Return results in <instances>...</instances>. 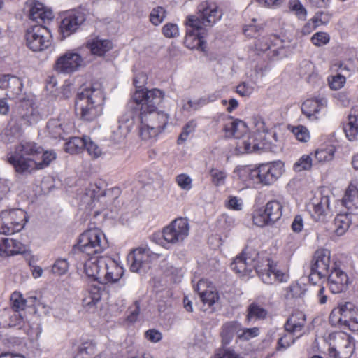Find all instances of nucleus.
Here are the masks:
<instances>
[{"mask_svg":"<svg viewBox=\"0 0 358 358\" xmlns=\"http://www.w3.org/2000/svg\"><path fill=\"white\" fill-rule=\"evenodd\" d=\"M222 12L218 9L215 2L205 1L198 6V15H190L187 17V26L185 43L189 46V41H195L201 51H205L204 31L206 27H212L216 22L220 20Z\"/></svg>","mask_w":358,"mask_h":358,"instance_id":"1","label":"nucleus"},{"mask_svg":"<svg viewBox=\"0 0 358 358\" xmlns=\"http://www.w3.org/2000/svg\"><path fill=\"white\" fill-rule=\"evenodd\" d=\"M265 263L264 265L257 264L253 258L247 257L245 252H243L234 259L231 264V268L243 275H250L255 269L263 282L268 285L287 280V275L279 270L273 261L266 259Z\"/></svg>","mask_w":358,"mask_h":358,"instance_id":"2","label":"nucleus"},{"mask_svg":"<svg viewBox=\"0 0 358 358\" xmlns=\"http://www.w3.org/2000/svg\"><path fill=\"white\" fill-rule=\"evenodd\" d=\"M41 152V145L32 141L22 140L15 146L13 151L7 155V160L17 174L27 176L33 173L35 160Z\"/></svg>","mask_w":358,"mask_h":358,"instance_id":"3","label":"nucleus"},{"mask_svg":"<svg viewBox=\"0 0 358 358\" xmlns=\"http://www.w3.org/2000/svg\"><path fill=\"white\" fill-rule=\"evenodd\" d=\"M104 99L101 86L94 84L80 90L76 101V110L80 111L82 120L93 121L101 115Z\"/></svg>","mask_w":358,"mask_h":358,"instance_id":"4","label":"nucleus"},{"mask_svg":"<svg viewBox=\"0 0 358 358\" xmlns=\"http://www.w3.org/2000/svg\"><path fill=\"white\" fill-rule=\"evenodd\" d=\"M284 171V163L281 161L262 164L253 169L248 166H242L237 169L241 180H245L249 177L255 182L265 186L275 183Z\"/></svg>","mask_w":358,"mask_h":358,"instance_id":"5","label":"nucleus"},{"mask_svg":"<svg viewBox=\"0 0 358 358\" xmlns=\"http://www.w3.org/2000/svg\"><path fill=\"white\" fill-rule=\"evenodd\" d=\"M189 224L187 219L180 217L172 221L165 227L161 233H155L151 240L166 248V244L179 245L189 235Z\"/></svg>","mask_w":358,"mask_h":358,"instance_id":"6","label":"nucleus"},{"mask_svg":"<svg viewBox=\"0 0 358 358\" xmlns=\"http://www.w3.org/2000/svg\"><path fill=\"white\" fill-rule=\"evenodd\" d=\"M140 135L143 139L155 137L162 132L168 124L169 114L158 110L140 112Z\"/></svg>","mask_w":358,"mask_h":358,"instance_id":"7","label":"nucleus"},{"mask_svg":"<svg viewBox=\"0 0 358 358\" xmlns=\"http://www.w3.org/2000/svg\"><path fill=\"white\" fill-rule=\"evenodd\" d=\"M329 323L334 327L358 331V309L350 302L341 304L331 310Z\"/></svg>","mask_w":358,"mask_h":358,"instance_id":"8","label":"nucleus"},{"mask_svg":"<svg viewBox=\"0 0 358 358\" xmlns=\"http://www.w3.org/2000/svg\"><path fill=\"white\" fill-rule=\"evenodd\" d=\"M76 248L81 252L93 256L106 250L108 248V241L102 231L99 229H92L81 234Z\"/></svg>","mask_w":358,"mask_h":358,"instance_id":"9","label":"nucleus"},{"mask_svg":"<svg viewBox=\"0 0 358 358\" xmlns=\"http://www.w3.org/2000/svg\"><path fill=\"white\" fill-rule=\"evenodd\" d=\"M164 96V93L159 89L136 90L132 96L133 101L129 104V108H134L140 112L157 110V107L162 103Z\"/></svg>","mask_w":358,"mask_h":358,"instance_id":"10","label":"nucleus"},{"mask_svg":"<svg viewBox=\"0 0 358 358\" xmlns=\"http://www.w3.org/2000/svg\"><path fill=\"white\" fill-rule=\"evenodd\" d=\"M26 45L33 52H41L52 44V36L46 27L36 24L28 28L25 33Z\"/></svg>","mask_w":358,"mask_h":358,"instance_id":"11","label":"nucleus"},{"mask_svg":"<svg viewBox=\"0 0 358 358\" xmlns=\"http://www.w3.org/2000/svg\"><path fill=\"white\" fill-rule=\"evenodd\" d=\"M331 252L327 249L317 250L310 265L309 282L315 285L317 280L326 278L332 270L330 259Z\"/></svg>","mask_w":358,"mask_h":358,"instance_id":"12","label":"nucleus"},{"mask_svg":"<svg viewBox=\"0 0 358 358\" xmlns=\"http://www.w3.org/2000/svg\"><path fill=\"white\" fill-rule=\"evenodd\" d=\"M90 14V10L85 6H80L68 13L62 20L59 26L63 36L66 37L74 33Z\"/></svg>","mask_w":358,"mask_h":358,"instance_id":"13","label":"nucleus"},{"mask_svg":"<svg viewBox=\"0 0 358 358\" xmlns=\"http://www.w3.org/2000/svg\"><path fill=\"white\" fill-rule=\"evenodd\" d=\"M159 256L148 247H138L128 256V261L131 262L130 269L132 272L145 271L148 267L149 263L152 259H157Z\"/></svg>","mask_w":358,"mask_h":358,"instance_id":"14","label":"nucleus"},{"mask_svg":"<svg viewBox=\"0 0 358 358\" xmlns=\"http://www.w3.org/2000/svg\"><path fill=\"white\" fill-rule=\"evenodd\" d=\"M82 57L74 52H67L59 56L55 64L54 69L59 73L70 74L78 71L83 65Z\"/></svg>","mask_w":358,"mask_h":358,"instance_id":"15","label":"nucleus"},{"mask_svg":"<svg viewBox=\"0 0 358 358\" xmlns=\"http://www.w3.org/2000/svg\"><path fill=\"white\" fill-rule=\"evenodd\" d=\"M308 210L314 220L325 222L331 216L329 197L328 196L315 197L308 206Z\"/></svg>","mask_w":358,"mask_h":358,"instance_id":"16","label":"nucleus"},{"mask_svg":"<svg viewBox=\"0 0 358 358\" xmlns=\"http://www.w3.org/2000/svg\"><path fill=\"white\" fill-rule=\"evenodd\" d=\"M329 289L333 294H338L345 291L349 283L347 274L337 267L336 263L332 264V270L327 276Z\"/></svg>","mask_w":358,"mask_h":358,"instance_id":"17","label":"nucleus"},{"mask_svg":"<svg viewBox=\"0 0 358 358\" xmlns=\"http://www.w3.org/2000/svg\"><path fill=\"white\" fill-rule=\"evenodd\" d=\"M134 117L133 112H127L120 117L116 127L112 131L111 141L119 143L124 140L134 125Z\"/></svg>","mask_w":358,"mask_h":358,"instance_id":"18","label":"nucleus"},{"mask_svg":"<svg viewBox=\"0 0 358 358\" xmlns=\"http://www.w3.org/2000/svg\"><path fill=\"white\" fill-rule=\"evenodd\" d=\"M100 263L103 264L102 280L106 282H115L123 275V268L113 259L101 257Z\"/></svg>","mask_w":358,"mask_h":358,"instance_id":"19","label":"nucleus"},{"mask_svg":"<svg viewBox=\"0 0 358 358\" xmlns=\"http://www.w3.org/2000/svg\"><path fill=\"white\" fill-rule=\"evenodd\" d=\"M0 88L7 90L6 95L10 99H22L20 96L22 95L23 84L20 78L9 74L1 75Z\"/></svg>","mask_w":358,"mask_h":358,"instance_id":"20","label":"nucleus"},{"mask_svg":"<svg viewBox=\"0 0 358 358\" xmlns=\"http://www.w3.org/2000/svg\"><path fill=\"white\" fill-rule=\"evenodd\" d=\"M326 106L325 99H307L301 106V111L309 120H313L317 119V115L321 110L324 109Z\"/></svg>","mask_w":358,"mask_h":358,"instance_id":"21","label":"nucleus"},{"mask_svg":"<svg viewBox=\"0 0 358 358\" xmlns=\"http://www.w3.org/2000/svg\"><path fill=\"white\" fill-rule=\"evenodd\" d=\"M336 347L344 355L342 358H348L352 356L355 350V341L350 335L344 333H336L334 335Z\"/></svg>","mask_w":358,"mask_h":358,"instance_id":"22","label":"nucleus"},{"mask_svg":"<svg viewBox=\"0 0 358 358\" xmlns=\"http://www.w3.org/2000/svg\"><path fill=\"white\" fill-rule=\"evenodd\" d=\"M223 130L226 137H234L239 140L246 133L247 127L243 121L238 119L234 120L231 117L229 120L224 124Z\"/></svg>","mask_w":358,"mask_h":358,"instance_id":"23","label":"nucleus"},{"mask_svg":"<svg viewBox=\"0 0 358 358\" xmlns=\"http://www.w3.org/2000/svg\"><path fill=\"white\" fill-rule=\"evenodd\" d=\"M29 18L33 21L39 23H44L53 18L52 10L46 9L43 3L34 2L29 10Z\"/></svg>","mask_w":358,"mask_h":358,"instance_id":"24","label":"nucleus"},{"mask_svg":"<svg viewBox=\"0 0 358 358\" xmlns=\"http://www.w3.org/2000/svg\"><path fill=\"white\" fill-rule=\"evenodd\" d=\"M1 213L7 218V222L10 221L13 225H15L13 227L15 233L22 230L27 221L26 213L21 209L3 210Z\"/></svg>","mask_w":358,"mask_h":358,"instance_id":"25","label":"nucleus"},{"mask_svg":"<svg viewBox=\"0 0 358 358\" xmlns=\"http://www.w3.org/2000/svg\"><path fill=\"white\" fill-rule=\"evenodd\" d=\"M343 130L350 141L358 140V106L351 108L348 115V122Z\"/></svg>","mask_w":358,"mask_h":358,"instance_id":"26","label":"nucleus"},{"mask_svg":"<svg viewBox=\"0 0 358 358\" xmlns=\"http://www.w3.org/2000/svg\"><path fill=\"white\" fill-rule=\"evenodd\" d=\"M343 205L352 214L358 213V189L350 185L342 199Z\"/></svg>","mask_w":358,"mask_h":358,"instance_id":"27","label":"nucleus"},{"mask_svg":"<svg viewBox=\"0 0 358 358\" xmlns=\"http://www.w3.org/2000/svg\"><path fill=\"white\" fill-rule=\"evenodd\" d=\"M256 138L250 134L244 135L236 143V150L241 154L257 152L262 149L256 141Z\"/></svg>","mask_w":358,"mask_h":358,"instance_id":"28","label":"nucleus"},{"mask_svg":"<svg viewBox=\"0 0 358 358\" xmlns=\"http://www.w3.org/2000/svg\"><path fill=\"white\" fill-rule=\"evenodd\" d=\"M23 134L21 124L16 120H11L1 134V139L6 143H10Z\"/></svg>","mask_w":358,"mask_h":358,"instance_id":"29","label":"nucleus"},{"mask_svg":"<svg viewBox=\"0 0 358 358\" xmlns=\"http://www.w3.org/2000/svg\"><path fill=\"white\" fill-rule=\"evenodd\" d=\"M84 271L87 277L100 282L102 280L103 264L100 258H90L84 264Z\"/></svg>","mask_w":358,"mask_h":358,"instance_id":"30","label":"nucleus"},{"mask_svg":"<svg viewBox=\"0 0 358 358\" xmlns=\"http://www.w3.org/2000/svg\"><path fill=\"white\" fill-rule=\"evenodd\" d=\"M49 135L55 139H66L68 134L66 125L64 124L59 119L50 120L46 126Z\"/></svg>","mask_w":358,"mask_h":358,"instance_id":"31","label":"nucleus"},{"mask_svg":"<svg viewBox=\"0 0 358 358\" xmlns=\"http://www.w3.org/2000/svg\"><path fill=\"white\" fill-rule=\"evenodd\" d=\"M0 324L3 327H16L20 329L24 325V320L19 313L4 310L0 316Z\"/></svg>","mask_w":358,"mask_h":358,"instance_id":"32","label":"nucleus"},{"mask_svg":"<svg viewBox=\"0 0 358 358\" xmlns=\"http://www.w3.org/2000/svg\"><path fill=\"white\" fill-rule=\"evenodd\" d=\"M283 206L282 203L278 200H271L266 203L264 213L266 214V217L272 224L275 223L280 219L282 215Z\"/></svg>","mask_w":358,"mask_h":358,"instance_id":"33","label":"nucleus"},{"mask_svg":"<svg viewBox=\"0 0 358 358\" xmlns=\"http://www.w3.org/2000/svg\"><path fill=\"white\" fill-rule=\"evenodd\" d=\"M306 323L303 313L297 311L292 314L285 324V331L289 332L301 331Z\"/></svg>","mask_w":358,"mask_h":358,"instance_id":"34","label":"nucleus"},{"mask_svg":"<svg viewBox=\"0 0 358 358\" xmlns=\"http://www.w3.org/2000/svg\"><path fill=\"white\" fill-rule=\"evenodd\" d=\"M87 47L93 55L103 56L113 48V43L109 40L96 38L88 41Z\"/></svg>","mask_w":358,"mask_h":358,"instance_id":"35","label":"nucleus"},{"mask_svg":"<svg viewBox=\"0 0 358 358\" xmlns=\"http://www.w3.org/2000/svg\"><path fill=\"white\" fill-rule=\"evenodd\" d=\"M102 287L99 285H92L87 291L86 295L83 299V305L85 307H93L101 299Z\"/></svg>","mask_w":358,"mask_h":358,"instance_id":"36","label":"nucleus"},{"mask_svg":"<svg viewBox=\"0 0 358 358\" xmlns=\"http://www.w3.org/2000/svg\"><path fill=\"white\" fill-rule=\"evenodd\" d=\"M350 212L340 213L334 219V231L338 236L343 235L349 229L351 224Z\"/></svg>","mask_w":358,"mask_h":358,"instance_id":"37","label":"nucleus"},{"mask_svg":"<svg viewBox=\"0 0 358 358\" xmlns=\"http://www.w3.org/2000/svg\"><path fill=\"white\" fill-rule=\"evenodd\" d=\"M39 157H41V161L37 162V160H35L33 173L49 166L51 162L56 159L57 154L54 150H44L43 148V152H41Z\"/></svg>","mask_w":358,"mask_h":358,"instance_id":"38","label":"nucleus"},{"mask_svg":"<svg viewBox=\"0 0 358 358\" xmlns=\"http://www.w3.org/2000/svg\"><path fill=\"white\" fill-rule=\"evenodd\" d=\"M324 13L318 12L315 16L308 20L306 24L302 27L301 32L304 35H308L313 30H315L320 24H324L327 22Z\"/></svg>","mask_w":358,"mask_h":358,"instance_id":"39","label":"nucleus"},{"mask_svg":"<svg viewBox=\"0 0 358 358\" xmlns=\"http://www.w3.org/2000/svg\"><path fill=\"white\" fill-rule=\"evenodd\" d=\"M315 66L310 60H303L299 67V73L301 77L304 78L308 82L316 78L317 74L314 71Z\"/></svg>","mask_w":358,"mask_h":358,"instance_id":"40","label":"nucleus"},{"mask_svg":"<svg viewBox=\"0 0 358 358\" xmlns=\"http://www.w3.org/2000/svg\"><path fill=\"white\" fill-rule=\"evenodd\" d=\"M247 311V320L249 321L263 320L267 315L266 310L256 303H252L248 307Z\"/></svg>","mask_w":358,"mask_h":358,"instance_id":"41","label":"nucleus"},{"mask_svg":"<svg viewBox=\"0 0 358 358\" xmlns=\"http://www.w3.org/2000/svg\"><path fill=\"white\" fill-rule=\"evenodd\" d=\"M85 141V136L70 138L64 145V150L70 154L79 152L84 148Z\"/></svg>","mask_w":358,"mask_h":358,"instance_id":"42","label":"nucleus"},{"mask_svg":"<svg viewBox=\"0 0 358 358\" xmlns=\"http://www.w3.org/2000/svg\"><path fill=\"white\" fill-rule=\"evenodd\" d=\"M288 5L289 10L299 20H305L306 19L307 10L299 0H289Z\"/></svg>","mask_w":358,"mask_h":358,"instance_id":"43","label":"nucleus"},{"mask_svg":"<svg viewBox=\"0 0 358 358\" xmlns=\"http://www.w3.org/2000/svg\"><path fill=\"white\" fill-rule=\"evenodd\" d=\"M214 100L215 99L213 98V96L201 97L194 101L189 100L183 108L186 110H190L191 109L197 110Z\"/></svg>","mask_w":358,"mask_h":358,"instance_id":"44","label":"nucleus"},{"mask_svg":"<svg viewBox=\"0 0 358 358\" xmlns=\"http://www.w3.org/2000/svg\"><path fill=\"white\" fill-rule=\"evenodd\" d=\"M236 331V325L234 322H230L225 323L220 332L222 341L224 344H228L234 337Z\"/></svg>","mask_w":358,"mask_h":358,"instance_id":"45","label":"nucleus"},{"mask_svg":"<svg viewBox=\"0 0 358 358\" xmlns=\"http://www.w3.org/2000/svg\"><path fill=\"white\" fill-rule=\"evenodd\" d=\"M294 333L295 332H289L285 331V332L278 338L277 343V350H285L289 346H291V345H292L295 341V338L294 337Z\"/></svg>","mask_w":358,"mask_h":358,"instance_id":"46","label":"nucleus"},{"mask_svg":"<svg viewBox=\"0 0 358 358\" xmlns=\"http://www.w3.org/2000/svg\"><path fill=\"white\" fill-rule=\"evenodd\" d=\"M196 127L197 123L196 120H191L187 122L182 127V132L178 136V143L181 144L185 143L187 140L189 135L194 132Z\"/></svg>","mask_w":358,"mask_h":358,"instance_id":"47","label":"nucleus"},{"mask_svg":"<svg viewBox=\"0 0 358 358\" xmlns=\"http://www.w3.org/2000/svg\"><path fill=\"white\" fill-rule=\"evenodd\" d=\"M22 119L28 124L36 123L41 119V115L38 110L32 106L27 108V111L22 115Z\"/></svg>","mask_w":358,"mask_h":358,"instance_id":"48","label":"nucleus"},{"mask_svg":"<svg viewBox=\"0 0 358 358\" xmlns=\"http://www.w3.org/2000/svg\"><path fill=\"white\" fill-rule=\"evenodd\" d=\"M166 15V10L162 6L153 8L150 14V20L155 26L161 24Z\"/></svg>","mask_w":358,"mask_h":358,"instance_id":"49","label":"nucleus"},{"mask_svg":"<svg viewBox=\"0 0 358 358\" xmlns=\"http://www.w3.org/2000/svg\"><path fill=\"white\" fill-rule=\"evenodd\" d=\"M328 82L331 89L338 90L344 86L346 82V75L338 73L335 76H329Z\"/></svg>","mask_w":358,"mask_h":358,"instance_id":"50","label":"nucleus"},{"mask_svg":"<svg viewBox=\"0 0 358 358\" xmlns=\"http://www.w3.org/2000/svg\"><path fill=\"white\" fill-rule=\"evenodd\" d=\"M334 151L331 148L318 149L315 152V159L318 162H327L334 157Z\"/></svg>","mask_w":358,"mask_h":358,"instance_id":"51","label":"nucleus"},{"mask_svg":"<svg viewBox=\"0 0 358 358\" xmlns=\"http://www.w3.org/2000/svg\"><path fill=\"white\" fill-rule=\"evenodd\" d=\"M313 164V159L308 155H303L294 164V169L295 171L300 172L302 171L309 170Z\"/></svg>","mask_w":358,"mask_h":358,"instance_id":"52","label":"nucleus"},{"mask_svg":"<svg viewBox=\"0 0 358 358\" xmlns=\"http://www.w3.org/2000/svg\"><path fill=\"white\" fill-rule=\"evenodd\" d=\"M176 182L182 190L189 191L192 188V179L186 173L178 175L176 177Z\"/></svg>","mask_w":358,"mask_h":358,"instance_id":"53","label":"nucleus"},{"mask_svg":"<svg viewBox=\"0 0 358 358\" xmlns=\"http://www.w3.org/2000/svg\"><path fill=\"white\" fill-rule=\"evenodd\" d=\"M292 131L296 139L299 141L307 142L310 139L309 131L306 127L303 125L292 127Z\"/></svg>","mask_w":358,"mask_h":358,"instance_id":"54","label":"nucleus"},{"mask_svg":"<svg viewBox=\"0 0 358 358\" xmlns=\"http://www.w3.org/2000/svg\"><path fill=\"white\" fill-rule=\"evenodd\" d=\"M85 146L84 148L86 149L87 152L92 157L97 158L101 155V148L94 143L90 137L85 136Z\"/></svg>","mask_w":358,"mask_h":358,"instance_id":"55","label":"nucleus"},{"mask_svg":"<svg viewBox=\"0 0 358 358\" xmlns=\"http://www.w3.org/2000/svg\"><path fill=\"white\" fill-rule=\"evenodd\" d=\"M199 294L202 302L204 304H208V306H213L219 298L217 293L211 290H205Z\"/></svg>","mask_w":358,"mask_h":358,"instance_id":"56","label":"nucleus"},{"mask_svg":"<svg viewBox=\"0 0 358 358\" xmlns=\"http://www.w3.org/2000/svg\"><path fill=\"white\" fill-rule=\"evenodd\" d=\"M10 300L12 301V307L15 312L18 313L19 310H24L26 306V301L19 293L14 292L12 294Z\"/></svg>","mask_w":358,"mask_h":358,"instance_id":"57","label":"nucleus"},{"mask_svg":"<svg viewBox=\"0 0 358 358\" xmlns=\"http://www.w3.org/2000/svg\"><path fill=\"white\" fill-rule=\"evenodd\" d=\"M210 175L212 178L213 183L216 186H220L225 182L227 173L217 169H212L210 171Z\"/></svg>","mask_w":358,"mask_h":358,"instance_id":"58","label":"nucleus"},{"mask_svg":"<svg viewBox=\"0 0 358 358\" xmlns=\"http://www.w3.org/2000/svg\"><path fill=\"white\" fill-rule=\"evenodd\" d=\"M69 268V264L65 259H58L55 261L52 266V273L57 275H62L64 274Z\"/></svg>","mask_w":358,"mask_h":358,"instance_id":"59","label":"nucleus"},{"mask_svg":"<svg viewBox=\"0 0 358 358\" xmlns=\"http://www.w3.org/2000/svg\"><path fill=\"white\" fill-rule=\"evenodd\" d=\"M330 39L329 35L326 32H317L311 37L312 43L318 47L326 45Z\"/></svg>","mask_w":358,"mask_h":358,"instance_id":"60","label":"nucleus"},{"mask_svg":"<svg viewBox=\"0 0 358 358\" xmlns=\"http://www.w3.org/2000/svg\"><path fill=\"white\" fill-rule=\"evenodd\" d=\"M7 218L0 213V234L9 235L15 233L13 227L15 225L8 221Z\"/></svg>","mask_w":358,"mask_h":358,"instance_id":"61","label":"nucleus"},{"mask_svg":"<svg viewBox=\"0 0 358 358\" xmlns=\"http://www.w3.org/2000/svg\"><path fill=\"white\" fill-rule=\"evenodd\" d=\"M305 291V289L299 284H292L288 287L287 296L288 298H301L304 295Z\"/></svg>","mask_w":358,"mask_h":358,"instance_id":"62","label":"nucleus"},{"mask_svg":"<svg viewBox=\"0 0 358 358\" xmlns=\"http://www.w3.org/2000/svg\"><path fill=\"white\" fill-rule=\"evenodd\" d=\"M162 33L166 38H175L179 35V29L177 24L167 23L162 27Z\"/></svg>","mask_w":358,"mask_h":358,"instance_id":"63","label":"nucleus"},{"mask_svg":"<svg viewBox=\"0 0 358 358\" xmlns=\"http://www.w3.org/2000/svg\"><path fill=\"white\" fill-rule=\"evenodd\" d=\"M217 222L220 227L225 230H229L235 225V220L226 214L222 215Z\"/></svg>","mask_w":358,"mask_h":358,"instance_id":"64","label":"nucleus"}]
</instances>
